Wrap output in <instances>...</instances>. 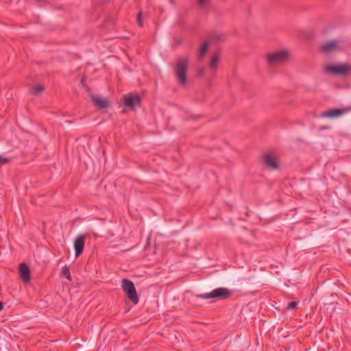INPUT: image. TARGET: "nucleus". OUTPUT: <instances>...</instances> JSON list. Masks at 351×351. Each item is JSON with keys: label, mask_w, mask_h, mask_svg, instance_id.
Masks as SVG:
<instances>
[{"label": "nucleus", "mask_w": 351, "mask_h": 351, "mask_svg": "<svg viewBox=\"0 0 351 351\" xmlns=\"http://www.w3.org/2000/svg\"><path fill=\"white\" fill-rule=\"evenodd\" d=\"M219 60V55L218 53L215 54L213 56L210 62V66L213 69H216Z\"/></svg>", "instance_id": "dca6fc26"}, {"label": "nucleus", "mask_w": 351, "mask_h": 351, "mask_svg": "<svg viewBox=\"0 0 351 351\" xmlns=\"http://www.w3.org/2000/svg\"><path fill=\"white\" fill-rule=\"evenodd\" d=\"M18 272L19 274V276L22 278V263L19 264L18 265Z\"/></svg>", "instance_id": "4be33fe9"}, {"label": "nucleus", "mask_w": 351, "mask_h": 351, "mask_svg": "<svg viewBox=\"0 0 351 351\" xmlns=\"http://www.w3.org/2000/svg\"><path fill=\"white\" fill-rule=\"evenodd\" d=\"M137 23H138V25L142 27L143 26V21H142V12L140 11L138 14H137Z\"/></svg>", "instance_id": "a211bd4d"}, {"label": "nucleus", "mask_w": 351, "mask_h": 351, "mask_svg": "<svg viewBox=\"0 0 351 351\" xmlns=\"http://www.w3.org/2000/svg\"><path fill=\"white\" fill-rule=\"evenodd\" d=\"M86 236L84 234L79 235L74 241V248L75 256L78 257L82 254L85 245Z\"/></svg>", "instance_id": "423d86ee"}, {"label": "nucleus", "mask_w": 351, "mask_h": 351, "mask_svg": "<svg viewBox=\"0 0 351 351\" xmlns=\"http://www.w3.org/2000/svg\"><path fill=\"white\" fill-rule=\"evenodd\" d=\"M328 70L336 74L346 75L351 71V66L349 64L330 66Z\"/></svg>", "instance_id": "0eeeda50"}, {"label": "nucleus", "mask_w": 351, "mask_h": 351, "mask_svg": "<svg viewBox=\"0 0 351 351\" xmlns=\"http://www.w3.org/2000/svg\"><path fill=\"white\" fill-rule=\"evenodd\" d=\"M203 73V70L199 71V74L202 75Z\"/></svg>", "instance_id": "393cba45"}, {"label": "nucleus", "mask_w": 351, "mask_h": 351, "mask_svg": "<svg viewBox=\"0 0 351 351\" xmlns=\"http://www.w3.org/2000/svg\"><path fill=\"white\" fill-rule=\"evenodd\" d=\"M180 42H181V40L180 39H178L177 40V45H179Z\"/></svg>", "instance_id": "b1692460"}, {"label": "nucleus", "mask_w": 351, "mask_h": 351, "mask_svg": "<svg viewBox=\"0 0 351 351\" xmlns=\"http://www.w3.org/2000/svg\"><path fill=\"white\" fill-rule=\"evenodd\" d=\"M44 90H45L44 86H43L41 84H37L31 88L30 93H31V94H32L34 95H38L40 94L42 92H43Z\"/></svg>", "instance_id": "ddd939ff"}, {"label": "nucleus", "mask_w": 351, "mask_h": 351, "mask_svg": "<svg viewBox=\"0 0 351 351\" xmlns=\"http://www.w3.org/2000/svg\"><path fill=\"white\" fill-rule=\"evenodd\" d=\"M62 273L64 276H66V278L68 280H71V276L70 274L69 267H67L66 265H64L62 269Z\"/></svg>", "instance_id": "f3484780"}, {"label": "nucleus", "mask_w": 351, "mask_h": 351, "mask_svg": "<svg viewBox=\"0 0 351 351\" xmlns=\"http://www.w3.org/2000/svg\"><path fill=\"white\" fill-rule=\"evenodd\" d=\"M340 47L337 45V42L335 40L326 43L322 45L321 51L324 53H328L330 51L339 50Z\"/></svg>", "instance_id": "9b49d317"}, {"label": "nucleus", "mask_w": 351, "mask_h": 351, "mask_svg": "<svg viewBox=\"0 0 351 351\" xmlns=\"http://www.w3.org/2000/svg\"><path fill=\"white\" fill-rule=\"evenodd\" d=\"M122 99L125 107V109L123 110V112H125L127 110H134L136 106H141V98L137 94L130 93L123 95Z\"/></svg>", "instance_id": "7ed1b4c3"}, {"label": "nucleus", "mask_w": 351, "mask_h": 351, "mask_svg": "<svg viewBox=\"0 0 351 351\" xmlns=\"http://www.w3.org/2000/svg\"><path fill=\"white\" fill-rule=\"evenodd\" d=\"M231 295V291L223 287L214 289L210 293L198 295L197 296L202 299L219 298L224 300L228 298Z\"/></svg>", "instance_id": "20e7f679"}, {"label": "nucleus", "mask_w": 351, "mask_h": 351, "mask_svg": "<svg viewBox=\"0 0 351 351\" xmlns=\"http://www.w3.org/2000/svg\"><path fill=\"white\" fill-rule=\"evenodd\" d=\"M210 39L212 41L221 42L225 40L226 36L222 34H213L210 36Z\"/></svg>", "instance_id": "2eb2a0df"}, {"label": "nucleus", "mask_w": 351, "mask_h": 351, "mask_svg": "<svg viewBox=\"0 0 351 351\" xmlns=\"http://www.w3.org/2000/svg\"><path fill=\"white\" fill-rule=\"evenodd\" d=\"M208 42L205 41L202 46L200 47L199 51V58H202L205 56L208 49Z\"/></svg>", "instance_id": "4468645a"}, {"label": "nucleus", "mask_w": 351, "mask_h": 351, "mask_svg": "<svg viewBox=\"0 0 351 351\" xmlns=\"http://www.w3.org/2000/svg\"><path fill=\"white\" fill-rule=\"evenodd\" d=\"M263 162L266 167L271 169H276L278 168V163L276 161L275 158L270 154H265L263 157Z\"/></svg>", "instance_id": "9d476101"}, {"label": "nucleus", "mask_w": 351, "mask_h": 351, "mask_svg": "<svg viewBox=\"0 0 351 351\" xmlns=\"http://www.w3.org/2000/svg\"><path fill=\"white\" fill-rule=\"evenodd\" d=\"M208 1L209 0H197V3L199 8H204Z\"/></svg>", "instance_id": "aec40b11"}, {"label": "nucleus", "mask_w": 351, "mask_h": 351, "mask_svg": "<svg viewBox=\"0 0 351 351\" xmlns=\"http://www.w3.org/2000/svg\"><path fill=\"white\" fill-rule=\"evenodd\" d=\"M31 280V271L29 266L23 263V283H29Z\"/></svg>", "instance_id": "f8f14e48"}, {"label": "nucleus", "mask_w": 351, "mask_h": 351, "mask_svg": "<svg viewBox=\"0 0 351 351\" xmlns=\"http://www.w3.org/2000/svg\"><path fill=\"white\" fill-rule=\"evenodd\" d=\"M189 68V59L187 58H179L173 66L174 73L179 84L184 86L186 83V72Z\"/></svg>", "instance_id": "f257e3e1"}, {"label": "nucleus", "mask_w": 351, "mask_h": 351, "mask_svg": "<svg viewBox=\"0 0 351 351\" xmlns=\"http://www.w3.org/2000/svg\"><path fill=\"white\" fill-rule=\"evenodd\" d=\"M91 101L93 105L99 110L107 108L109 106V103L107 99H103L97 95H93Z\"/></svg>", "instance_id": "1a4fd4ad"}, {"label": "nucleus", "mask_w": 351, "mask_h": 351, "mask_svg": "<svg viewBox=\"0 0 351 351\" xmlns=\"http://www.w3.org/2000/svg\"><path fill=\"white\" fill-rule=\"evenodd\" d=\"M297 306H298V303L296 302H291L289 303L287 308H288V309L295 308Z\"/></svg>", "instance_id": "412c9836"}, {"label": "nucleus", "mask_w": 351, "mask_h": 351, "mask_svg": "<svg viewBox=\"0 0 351 351\" xmlns=\"http://www.w3.org/2000/svg\"><path fill=\"white\" fill-rule=\"evenodd\" d=\"M3 308V303L0 301V311H1Z\"/></svg>", "instance_id": "5701e85b"}, {"label": "nucleus", "mask_w": 351, "mask_h": 351, "mask_svg": "<svg viewBox=\"0 0 351 351\" xmlns=\"http://www.w3.org/2000/svg\"><path fill=\"white\" fill-rule=\"evenodd\" d=\"M350 110H351V106L346 108H343V109L334 108V109L328 110L326 112H324L323 113V117H330V118L338 117L343 115V114H345L346 112H347Z\"/></svg>", "instance_id": "6e6552de"}, {"label": "nucleus", "mask_w": 351, "mask_h": 351, "mask_svg": "<svg viewBox=\"0 0 351 351\" xmlns=\"http://www.w3.org/2000/svg\"><path fill=\"white\" fill-rule=\"evenodd\" d=\"M289 58V53L285 50L269 54L267 58V62L271 65L283 63Z\"/></svg>", "instance_id": "39448f33"}, {"label": "nucleus", "mask_w": 351, "mask_h": 351, "mask_svg": "<svg viewBox=\"0 0 351 351\" xmlns=\"http://www.w3.org/2000/svg\"><path fill=\"white\" fill-rule=\"evenodd\" d=\"M10 162V159L0 156V166L7 164Z\"/></svg>", "instance_id": "6ab92c4d"}, {"label": "nucleus", "mask_w": 351, "mask_h": 351, "mask_svg": "<svg viewBox=\"0 0 351 351\" xmlns=\"http://www.w3.org/2000/svg\"><path fill=\"white\" fill-rule=\"evenodd\" d=\"M122 289L128 298L134 304L138 302V296L134 283L127 278L122 280Z\"/></svg>", "instance_id": "f03ea898"}]
</instances>
